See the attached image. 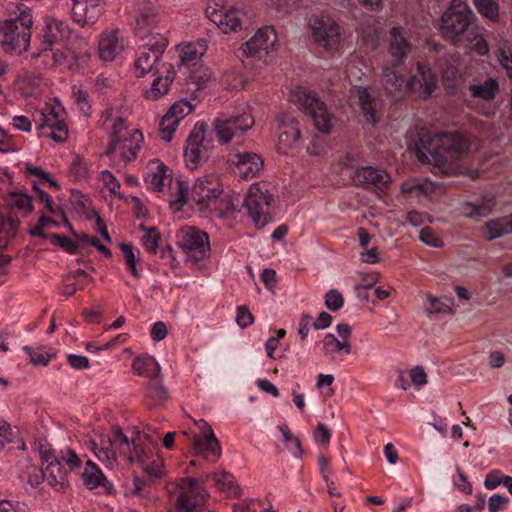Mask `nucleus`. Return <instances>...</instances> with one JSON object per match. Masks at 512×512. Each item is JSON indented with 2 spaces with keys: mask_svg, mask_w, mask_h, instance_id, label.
Here are the masks:
<instances>
[{
  "mask_svg": "<svg viewBox=\"0 0 512 512\" xmlns=\"http://www.w3.org/2000/svg\"><path fill=\"white\" fill-rule=\"evenodd\" d=\"M381 81L388 96L398 99L397 94L404 90L419 93L423 99L431 96L437 86V77L428 65L417 63L416 73L408 81L398 75L393 68H383Z\"/></svg>",
  "mask_w": 512,
  "mask_h": 512,
  "instance_id": "nucleus-1",
  "label": "nucleus"
},
{
  "mask_svg": "<svg viewBox=\"0 0 512 512\" xmlns=\"http://www.w3.org/2000/svg\"><path fill=\"white\" fill-rule=\"evenodd\" d=\"M476 19L469 5L462 0H451L440 18L439 31L444 40L454 46H461V40L473 27Z\"/></svg>",
  "mask_w": 512,
  "mask_h": 512,
  "instance_id": "nucleus-2",
  "label": "nucleus"
},
{
  "mask_svg": "<svg viewBox=\"0 0 512 512\" xmlns=\"http://www.w3.org/2000/svg\"><path fill=\"white\" fill-rule=\"evenodd\" d=\"M420 145L437 161L453 162L466 154L470 142L461 133L444 132L430 136H421Z\"/></svg>",
  "mask_w": 512,
  "mask_h": 512,
  "instance_id": "nucleus-3",
  "label": "nucleus"
},
{
  "mask_svg": "<svg viewBox=\"0 0 512 512\" xmlns=\"http://www.w3.org/2000/svg\"><path fill=\"white\" fill-rule=\"evenodd\" d=\"M32 24V14L29 9L20 11L19 15L13 19L5 20L0 28L3 50L17 55L25 52L30 45Z\"/></svg>",
  "mask_w": 512,
  "mask_h": 512,
  "instance_id": "nucleus-4",
  "label": "nucleus"
},
{
  "mask_svg": "<svg viewBox=\"0 0 512 512\" xmlns=\"http://www.w3.org/2000/svg\"><path fill=\"white\" fill-rule=\"evenodd\" d=\"M291 101L309 115L315 128L329 134L333 127V116L327 110L326 104L320 100L316 93L297 87L291 92Z\"/></svg>",
  "mask_w": 512,
  "mask_h": 512,
  "instance_id": "nucleus-5",
  "label": "nucleus"
},
{
  "mask_svg": "<svg viewBox=\"0 0 512 512\" xmlns=\"http://www.w3.org/2000/svg\"><path fill=\"white\" fill-rule=\"evenodd\" d=\"M146 42L138 49V57L135 61L137 77H143L148 72L161 74V58L168 46V39L161 33L146 36Z\"/></svg>",
  "mask_w": 512,
  "mask_h": 512,
  "instance_id": "nucleus-6",
  "label": "nucleus"
},
{
  "mask_svg": "<svg viewBox=\"0 0 512 512\" xmlns=\"http://www.w3.org/2000/svg\"><path fill=\"white\" fill-rule=\"evenodd\" d=\"M223 192V186L218 177L207 175L195 181L190 192V199L199 211L221 210L219 204L223 202L220 199Z\"/></svg>",
  "mask_w": 512,
  "mask_h": 512,
  "instance_id": "nucleus-7",
  "label": "nucleus"
},
{
  "mask_svg": "<svg viewBox=\"0 0 512 512\" xmlns=\"http://www.w3.org/2000/svg\"><path fill=\"white\" fill-rule=\"evenodd\" d=\"M254 118L250 113L243 112L236 115L222 113L217 117L213 126L217 139L221 144L229 143L233 137L241 136L254 126Z\"/></svg>",
  "mask_w": 512,
  "mask_h": 512,
  "instance_id": "nucleus-8",
  "label": "nucleus"
},
{
  "mask_svg": "<svg viewBox=\"0 0 512 512\" xmlns=\"http://www.w3.org/2000/svg\"><path fill=\"white\" fill-rule=\"evenodd\" d=\"M273 198L268 190L251 186L243 203L257 228H263L270 220V206Z\"/></svg>",
  "mask_w": 512,
  "mask_h": 512,
  "instance_id": "nucleus-9",
  "label": "nucleus"
},
{
  "mask_svg": "<svg viewBox=\"0 0 512 512\" xmlns=\"http://www.w3.org/2000/svg\"><path fill=\"white\" fill-rule=\"evenodd\" d=\"M277 42V35L273 27L260 28L256 34L238 49L239 58H255L262 60L272 51Z\"/></svg>",
  "mask_w": 512,
  "mask_h": 512,
  "instance_id": "nucleus-10",
  "label": "nucleus"
},
{
  "mask_svg": "<svg viewBox=\"0 0 512 512\" xmlns=\"http://www.w3.org/2000/svg\"><path fill=\"white\" fill-rule=\"evenodd\" d=\"M315 43L326 50L336 49L340 44L338 24L329 16H312L308 23Z\"/></svg>",
  "mask_w": 512,
  "mask_h": 512,
  "instance_id": "nucleus-11",
  "label": "nucleus"
},
{
  "mask_svg": "<svg viewBox=\"0 0 512 512\" xmlns=\"http://www.w3.org/2000/svg\"><path fill=\"white\" fill-rule=\"evenodd\" d=\"M177 244L195 262L205 259L210 253L208 234L195 227L182 229Z\"/></svg>",
  "mask_w": 512,
  "mask_h": 512,
  "instance_id": "nucleus-12",
  "label": "nucleus"
},
{
  "mask_svg": "<svg viewBox=\"0 0 512 512\" xmlns=\"http://www.w3.org/2000/svg\"><path fill=\"white\" fill-rule=\"evenodd\" d=\"M206 129L207 124L204 121H198L186 140L184 157L189 169H196L209 157L208 148L204 145Z\"/></svg>",
  "mask_w": 512,
  "mask_h": 512,
  "instance_id": "nucleus-13",
  "label": "nucleus"
},
{
  "mask_svg": "<svg viewBox=\"0 0 512 512\" xmlns=\"http://www.w3.org/2000/svg\"><path fill=\"white\" fill-rule=\"evenodd\" d=\"M159 6L151 0H141L136 4L134 33L141 39L153 34L151 30L158 23Z\"/></svg>",
  "mask_w": 512,
  "mask_h": 512,
  "instance_id": "nucleus-14",
  "label": "nucleus"
},
{
  "mask_svg": "<svg viewBox=\"0 0 512 512\" xmlns=\"http://www.w3.org/2000/svg\"><path fill=\"white\" fill-rule=\"evenodd\" d=\"M201 435H194L192 439V446L196 454L203 455L205 459L209 460L213 457L212 461H216L221 456V445L215 436L211 426L203 419L200 420Z\"/></svg>",
  "mask_w": 512,
  "mask_h": 512,
  "instance_id": "nucleus-15",
  "label": "nucleus"
},
{
  "mask_svg": "<svg viewBox=\"0 0 512 512\" xmlns=\"http://www.w3.org/2000/svg\"><path fill=\"white\" fill-rule=\"evenodd\" d=\"M350 178L354 185L365 189H384L388 187L391 181V177L386 171L372 166L357 168L350 175Z\"/></svg>",
  "mask_w": 512,
  "mask_h": 512,
  "instance_id": "nucleus-16",
  "label": "nucleus"
},
{
  "mask_svg": "<svg viewBox=\"0 0 512 512\" xmlns=\"http://www.w3.org/2000/svg\"><path fill=\"white\" fill-rule=\"evenodd\" d=\"M143 139L142 133L135 129L129 133V135L118 137V141L112 150H110L109 144L106 148L105 155L112 157L114 154L118 153L120 159L126 164L137 157Z\"/></svg>",
  "mask_w": 512,
  "mask_h": 512,
  "instance_id": "nucleus-17",
  "label": "nucleus"
},
{
  "mask_svg": "<svg viewBox=\"0 0 512 512\" xmlns=\"http://www.w3.org/2000/svg\"><path fill=\"white\" fill-rule=\"evenodd\" d=\"M230 161L236 166L237 173L244 179L254 178L264 164L263 159L253 152L233 154Z\"/></svg>",
  "mask_w": 512,
  "mask_h": 512,
  "instance_id": "nucleus-18",
  "label": "nucleus"
},
{
  "mask_svg": "<svg viewBox=\"0 0 512 512\" xmlns=\"http://www.w3.org/2000/svg\"><path fill=\"white\" fill-rule=\"evenodd\" d=\"M205 13L207 18L224 33L237 31L241 27V16H243V13L233 6L220 12L208 10Z\"/></svg>",
  "mask_w": 512,
  "mask_h": 512,
  "instance_id": "nucleus-19",
  "label": "nucleus"
},
{
  "mask_svg": "<svg viewBox=\"0 0 512 512\" xmlns=\"http://www.w3.org/2000/svg\"><path fill=\"white\" fill-rule=\"evenodd\" d=\"M73 17L81 26L93 24L101 13L100 0H72Z\"/></svg>",
  "mask_w": 512,
  "mask_h": 512,
  "instance_id": "nucleus-20",
  "label": "nucleus"
},
{
  "mask_svg": "<svg viewBox=\"0 0 512 512\" xmlns=\"http://www.w3.org/2000/svg\"><path fill=\"white\" fill-rule=\"evenodd\" d=\"M390 35V54L393 57L395 64L400 65L411 52L412 45L404 35V30L402 27H393L390 31Z\"/></svg>",
  "mask_w": 512,
  "mask_h": 512,
  "instance_id": "nucleus-21",
  "label": "nucleus"
},
{
  "mask_svg": "<svg viewBox=\"0 0 512 512\" xmlns=\"http://www.w3.org/2000/svg\"><path fill=\"white\" fill-rule=\"evenodd\" d=\"M71 29L67 22L52 19L46 23L44 33L42 35V45L53 46L69 39Z\"/></svg>",
  "mask_w": 512,
  "mask_h": 512,
  "instance_id": "nucleus-22",
  "label": "nucleus"
},
{
  "mask_svg": "<svg viewBox=\"0 0 512 512\" xmlns=\"http://www.w3.org/2000/svg\"><path fill=\"white\" fill-rule=\"evenodd\" d=\"M161 74H156L150 89L146 90L145 95L148 99L157 100L168 92L170 83L174 80L175 72L171 64L163 63L161 65Z\"/></svg>",
  "mask_w": 512,
  "mask_h": 512,
  "instance_id": "nucleus-23",
  "label": "nucleus"
},
{
  "mask_svg": "<svg viewBox=\"0 0 512 512\" xmlns=\"http://www.w3.org/2000/svg\"><path fill=\"white\" fill-rule=\"evenodd\" d=\"M279 144L292 148L300 140L301 132L299 122L291 115H285L279 123Z\"/></svg>",
  "mask_w": 512,
  "mask_h": 512,
  "instance_id": "nucleus-24",
  "label": "nucleus"
},
{
  "mask_svg": "<svg viewBox=\"0 0 512 512\" xmlns=\"http://www.w3.org/2000/svg\"><path fill=\"white\" fill-rule=\"evenodd\" d=\"M468 54L477 55V56H485L489 52V46L480 32V29L476 26H473L467 34L464 36V39L461 40V46Z\"/></svg>",
  "mask_w": 512,
  "mask_h": 512,
  "instance_id": "nucleus-25",
  "label": "nucleus"
},
{
  "mask_svg": "<svg viewBox=\"0 0 512 512\" xmlns=\"http://www.w3.org/2000/svg\"><path fill=\"white\" fill-rule=\"evenodd\" d=\"M511 233L512 215L488 220L483 227V235L488 241H492Z\"/></svg>",
  "mask_w": 512,
  "mask_h": 512,
  "instance_id": "nucleus-26",
  "label": "nucleus"
},
{
  "mask_svg": "<svg viewBox=\"0 0 512 512\" xmlns=\"http://www.w3.org/2000/svg\"><path fill=\"white\" fill-rule=\"evenodd\" d=\"M82 479L89 489L103 487L108 493L113 489L112 484L106 479L100 468L91 460L86 462V468L82 473Z\"/></svg>",
  "mask_w": 512,
  "mask_h": 512,
  "instance_id": "nucleus-27",
  "label": "nucleus"
},
{
  "mask_svg": "<svg viewBox=\"0 0 512 512\" xmlns=\"http://www.w3.org/2000/svg\"><path fill=\"white\" fill-rule=\"evenodd\" d=\"M46 480L48 484L58 492H63L67 487L66 471L63 469L60 460L53 459L45 467Z\"/></svg>",
  "mask_w": 512,
  "mask_h": 512,
  "instance_id": "nucleus-28",
  "label": "nucleus"
},
{
  "mask_svg": "<svg viewBox=\"0 0 512 512\" xmlns=\"http://www.w3.org/2000/svg\"><path fill=\"white\" fill-rule=\"evenodd\" d=\"M133 370L140 376L155 380L159 377L161 368L154 357L144 355L134 359L132 363Z\"/></svg>",
  "mask_w": 512,
  "mask_h": 512,
  "instance_id": "nucleus-29",
  "label": "nucleus"
},
{
  "mask_svg": "<svg viewBox=\"0 0 512 512\" xmlns=\"http://www.w3.org/2000/svg\"><path fill=\"white\" fill-rule=\"evenodd\" d=\"M35 59H40L45 68H54L61 66L67 59V54L60 49H55L52 46L42 45L39 53L32 54Z\"/></svg>",
  "mask_w": 512,
  "mask_h": 512,
  "instance_id": "nucleus-30",
  "label": "nucleus"
},
{
  "mask_svg": "<svg viewBox=\"0 0 512 512\" xmlns=\"http://www.w3.org/2000/svg\"><path fill=\"white\" fill-rule=\"evenodd\" d=\"M207 50V44L204 39L197 42L188 43L182 48L180 62L182 65L195 66Z\"/></svg>",
  "mask_w": 512,
  "mask_h": 512,
  "instance_id": "nucleus-31",
  "label": "nucleus"
},
{
  "mask_svg": "<svg viewBox=\"0 0 512 512\" xmlns=\"http://www.w3.org/2000/svg\"><path fill=\"white\" fill-rule=\"evenodd\" d=\"M167 167L158 160L148 166L145 183L154 191L161 192L165 186Z\"/></svg>",
  "mask_w": 512,
  "mask_h": 512,
  "instance_id": "nucleus-32",
  "label": "nucleus"
},
{
  "mask_svg": "<svg viewBox=\"0 0 512 512\" xmlns=\"http://www.w3.org/2000/svg\"><path fill=\"white\" fill-rule=\"evenodd\" d=\"M99 56L104 61H113L121 52L122 45L119 44L115 33L103 35L99 41Z\"/></svg>",
  "mask_w": 512,
  "mask_h": 512,
  "instance_id": "nucleus-33",
  "label": "nucleus"
},
{
  "mask_svg": "<svg viewBox=\"0 0 512 512\" xmlns=\"http://www.w3.org/2000/svg\"><path fill=\"white\" fill-rule=\"evenodd\" d=\"M468 90L474 98L492 100L499 90V84L496 79L488 78L482 84H470Z\"/></svg>",
  "mask_w": 512,
  "mask_h": 512,
  "instance_id": "nucleus-34",
  "label": "nucleus"
},
{
  "mask_svg": "<svg viewBox=\"0 0 512 512\" xmlns=\"http://www.w3.org/2000/svg\"><path fill=\"white\" fill-rule=\"evenodd\" d=\"M358 104L367 122L376 123V111L373 106V98L366 87H357Z\"/></svg>",
  "mask_w": 512,
  "mask_h": 512,
  "instance_id": "nucleus-35",
  "label": "nucleus"
},
{
  "mask_svg": "<svg viewBox=\"0 0 512 512\" xmlns=\"http://www.w3.org/2000/svg\"><path fill=\"white\" fill-rule=\"evenodd\" d=\"M108 443L111 447L121 449V452L127 454L128 459L133 461L131 442L119 426L113 427L112 436L109 438Z\"/></svg>",
  "mask_w": 512,
  "mask_h": 512,
  "instance_id": "nucleus-36",
  "label": "nucleus"
},
{
  "mask_svg": "<svg viewBox=\"0 0 512 512\" xmlns=\"http://www.w3.org/2000/svg\"><path fill=\"white\" fill-rule=\"evenodd\" d=\"M478 13L491 22L499 21V4L497 0H472Z\"/></svg>",
  "mask_w": 512,
  "mask_h": 512,
  "instance_id": "nucleus-37",
  "label": "nucleus"
},
{
  "mask_svg": "<svg viewBox=\"0 0 512 512\" xmlns=\"http://www.w3.org/2000/svg\"><path fill=\"white\" fill-rule=\"evenodd\" d=\"M278 428L283 435V442L285 443L287 449L296 458H301L303 455V448L299 437L293 435L288 425L286 424L279 425Z\"/></svg>",
  "mask_w": 512,
  "mask_h": 512,
  "instance_id": "nucleus-38",
  "label": "nucleus"
},
{
  "mask_svg": "<svg viewBox=\"0 0 512 512\" xmlns=\"http://www.w3.org/2000/svg\"><path fill=\"white\" fill-rule=\"evenodd\" d=\"M464 207L467 217H486L491 213L494 207V199H484L480 204L467 202L464 204Z\"/></svg>",
  "mask_w": 512,
  "mask_h": 512,
  "instance_id": "nucleus-39",
  "label": "nucleus"
},
{
  "mask_svg": "<svg viewBox=\"0 0 512 512\" xmlns=\"http://www.w3.org/2000/svg\"><path fill=\"white\" fill-rule=\"evenodd\" d=\"M179 124L178 119H176L170 112L162 117L159 123V131L161 132V138L166 142H170L173 138V134L176 131V128Z\"/></svg>",
  "mask_w": 512,
  "mask_h": 512,
  "instance_id": "nucleus-40",
  "label": "nucleus"
},
{
  "mask_svg": "<svg viewBox=\"0 0 512 512\" xmlns=\"http://www.w3.org/2000/svg\"><path fill=\"white\" fill-rule=\"evenodd\" d=\"M119 249L123 253V258L128 270L135 278L139 279L141 274L136 267L138 259L134 253L133 246L129 243L122 242L119 244Z\"/></svg>",
  "mask_w": 512,
  "mask_h": 512,
  "instance_id": "nucleus-41",
  "label": "nucleus"
},
{
  "mask_svg": "<svg viewBox=\"0 0 512 512\" xmlns=\"http://www.w3.org/2000/svg\"><path fill=\"white\" fill-rule=\"evenodd\" d=\"M140 228L146 232L142 238L144 247L148 252L156 254L161 241V235L158 233L157 228H147L144 225H141Z\"/></svg>",
  "mask_w": 512,
  "mask_h": 512,
  "instance_id": "nucleus-42",
  "label": "nucleus"
},
{
  "mask_svg": "<svg viewBox=\"0 0 512 512\" xmlns=\"http://www.w3.org/2000/svg\"><path fill=\"white\" fill-rule=\"evenodd\" d=\"M50 241L53 245L59 246L65 252L69 254H75L79 248V245L76 241H73L67 236H63L57 233H52L49 235Z\"/></svg>",
  "mask_w": 512,
  "mask_h": 512,
  "instance_id": "nucleus-43",
  "label": "nucleus"
},
{
  "mask_svg": "<svg viewBox=\"0 0 512 512\" xmlns=\"http://www.w3.org/2000/svg\"><path fill=\"white\" fill-rule=\"evenodd\" d=\"M85 286V280L75 279L73 275H66L62 281V294L68 297L73 296L78 290H83Z\"/></svg>",
  "mask_w": 512,
  "mask_h": 512,
  "instance_id": "nucleus-44",
  "label": "nucleus"
},
{
  "mask_svg": "<svg viewBox=\"0 0 512 512\" xmlns=\"http://www.w3.org/2000/svg\"><path fill=\"white\" fill-rule=\"evenodd\" d=\"M48 225L58 227L59 223L43 214L39 217L37 224L28 230V234L33 237L47 238L49 235L44 232V228Z\"/></svg>",
  "mask_w": 512,
  "mask_h": 512,
  "instance_id": "nucleus-45",
  "label": "nucleus"
},
{
  "mask_svg": "<svg viewBox=\"0 0 512 512\" xmlns=\"http://www.w3.org/2000/svg\"><path fill=\"white\" fill-rule=\"evenodd\" d=\"M92 450L95 456L106 466L112 467L116 462V454L110 445L98 447L96 443H93Z\"/></svg>",
  "mask_w": 512,
  "mask_h": 512,
  "instance_id": "nucleus-46",
  "label": "nucleus"
},
{
  "mask_svg": "<svg viewBox=\"0 0 512 512\" xmlns=\"http://www.w3.org/2000/svg\"><path fill=\"white\" fill-rule=\"evenodd\" d=\"M127 131L126 120L122 117H116L112 124V131L110 133V150L115 147L118 137L129 135Z\"/></svg>",
  "mask_w": 512,
  "mask_h": 512,
  "instance_id": "nucleus-47",
  "label": "nucleus"
},
{
  "mask_svg": "<svg viewBox=\"0 0 512 512\" xmlns=\"http://www.w3.org/2000/svg\"><path fill=\"white\" fill-rule=\"evenodd\" d=\"M212 477L215 485L222 491H231L235 488V478L229 472H216Z\"/></svg>",
  "mask_w": 512,
  "mask_h": 512,
  "instance_id": "nucleus-48",
  "label": "nucleus"
},
{
  "mask_svg": "<svg viewBox=\"0 0 512 512\" xmlns=\"http://www.w3.org/2000/svg\"><path fill=\"white\" fill-rule=\"evenodd\" d=\"M25 473L27 474V482L33 488H38L46 480L45 470L35 465L28 466Z\"/></svg>",
  "mask_w": 512,
  "mask_h": 512,
  "instance_id": "nucleus-49",
  "label": "nucleus"
},
{
  "mask_svg": "<svg viewBox=\"0 0 512 512\" xmlns=\"http://www.w3.org/2000/svg\"><path fill=\"white\" fill-rule=\"evenodd\" d=\"M41 120L42 122L39 124V129H42L44 127H49L53 131L61 132L66 134L67 128L66 124L63 120L59 118V116H55L54 118H50L45 113L41 114Z\"/></svg>",
  "mask_w": 512,
  "mask_h": 512,
  "instance_id": "nucleus-50",
  "label": "nucleus"
},
{
  "mask_svg": "<svg viewBox=\"0 0 512 512\" xmlns=\"http://www.w3.org/2000/svg\"><path fill=\"white\" fill-rule=\"evenodd\" d=\"M344 305L343 295L337 289L329 290L325 295V306L331 311H338Z\"/></svg>",
  "mask_w": 512,
  "mask_h": 512,
  "instance_id": "nucleus-51",
  "label": "nucleus"
},
{
  "mask_svg": "<svg viewBox=\"0 0 512 512\" xmlns=\"http://www.w3.org/2000/svg\"><path fill=\"white\" fill-rule=\"evenodd\" d=\"M167 389L160 382H152L148 386L147 396L150 397L154 403L159 404L167 399Z\"/></svg>",
  "mask_w": 512,
  "mask_h": 512,
  "instance_id": "nucleus-52",
  "label": "nucleus"
},
{
  "mask_svg": "<svg viewBox=\"0 0 512 512\" xmlns=\"http://www.w3.org/2000/svg\"><path fill=\"white\" fill-rule=\"evenodd\" d=\"M72 96L74 98V102L79 106V109L88 116V111L90 110V105L88 104V92L74 85L72 87Z\"/></svg>",
  "mask_w": 512,
  "mask_h": 512,
  "instance_id": "nucleus-53",
  "label": "nucleus"
},
{
  "mask_svg": "<svg viewBox=\"0 0 512 512\" xmlns=\"http://www.w3.org/2000/svg\"><path fill=\"white\" fill-rule=\"evenodd\" d=\"M60 462H65L71 471L80 468L82 461L74 450L66 448L60 451L59 454Z\"/></svg>",
  "mask_w": 512,
  "mask_h": 512,
  "instance_id": "nucleus-54",
  "label": "nucleus"
},
{
  "mask_svg": "<svg viewBox=\"0 0 512 512\" xmlns=\"http://www.w3.org/2000/svg\"><path fill=\"white\" fill-rule=\"evenodd\" d=\"M193 106L187 100L175 102L168 110L180 122L186 115L191 113Z\"/></svg>",
  "mask_w": 512,
  "mask_h": 512,
  "instance_id": "nucleus-55",
  "label": "nucleus"
},
{
  "mask_svg": "<svg viewBox=\"0 0 512 512\" xmlns=\"http://www.w3.org/2000/svg\"><path fill=\"white\" fill-rule=\"evenodd\" d=\"M22 349L24 352H26L29 355L30 361L35 365L45 366L49 363L51 358L54 356L53 354L34 351L29 346H24Z\"/></svg>",
  "mask_w": 512,
  "mask_h": 512,
  "instance_id": "nucleus-56",
  "label": "nucleus"
},
{
  "mask_svg": "<svg viewBox=\"0 0 512 512\" xmlns=\"http://www.w3.org/2000/svg\"><path fill=\"white\" fill-rule=\"evenodd\" d=\"M178 191L175 200L171 201L170 205L176 209H180L188 200V184L180 179L177 180Z\"/></svg>",
  "mask_w": 512,
  "mask_h": 512,
  "instance_id": "nucleus-57",
  "label": "nucleus"
},
{
  "mask_svg": "<svg viewBox=\"0 0 512 512\" xmlns=\"http://www.w3.org/2000/svg\"><path fill=\"white\" fill-rule=\"evenodd\" d=\"M509 503V498L504 495L494 494L489 498L488 510L489 512H500L506 508Z\"/></svg>",
  "mask_w": 512,
  "mask_h": 512,
  "instance_id": "nucleus-58",
  "label": "nucleus"
},
{
  "mask_svg": "<svg viewBox=\"0 0 512 512\" xmlns=\"http://www.w3.org/2000/svg\"><path fill=\"white\" fill-rule=\"evenodd\" d=\"M236 322L241 328H246L253 324L254 316L245 305L237 307Z\"/></svg>",
  "mask_w": 512,
  "mask_h": 512,
  "instance_id": "nucleus-59",
  "label": "nucleus"
},
{
  "mask_svg": "<svg viewBox=\"0 0 512 512\" xmlns=\"http://www.w3.org/2000/svg\"><path fill=\"white\" fill-rule=\"evenodd\" d=\"M341 341L334 334L328 333L323 339L324 354L326 356L340 352Z\"/></svg>",
  "mask_w": 512,
  "mask_h": 512,
  "instance_id": "nucleus-60",
  "label": "nucleus"
},
{
  "mask_svg": "<svg viewBox=\"0 0 512 512\" xmlns=\"http://www.w3.org/2000/svg\"><path fill=\"white\" fill-rule=\"evenodd\" d=\"M420 240L431 247H440L442 245L440 238L430 227H424L421 229Z\"/></svg>",
  "mask_w": 512,
  "mask_h": 512,
  "instance_id": "nucleus-61",
  "label": "nucleus"
},
{
  "mask_svg": "<svg viewBox=\"0 0 512 512\" xmlns=\"http://www.w3.org/2000/svg\"><path fill=\"white\" fill-rule=\"evenodd\" d=\"M498 60L501 66L505 69L507 76L512 78V49H500L498 53Z\"/></svg>",
  "mask_w": 512,
  "mask_h": 512,
  "instance_id": "nucleus-62",
  "label": "nucleus"
},
{
  "mask_svg": "<svg viewBox=\"0 0 512 512\" xmlns=\"http://www.w3.org/2000/svg\"><path fill=\"white\" fill-rule=\"evenodd\" d=\"M87 168L80 157H76L70 165V173L75 180L85 178L87 176Z\"/></svg>",
  "mask_w": 512,
  "mask_h": 512,
  "instance_id": "nucleus-63",
  "label": "nucleus"
},
{
  "mask_svg": "<svg viewBox=\"0 0 512 512\" xmlns=\"http://www.w3.org/2000/svg\"><path fill=\"white\" fill-rule=\"evenodd\" d=\"M0 512H28V508L19 502L13 503L8 499L0 500Z\"/></svg>",
  "mask_w": 512,
  "mask_h": 512,
  "instance_id": "nucleus-64",
  "label": "nucleus"
}]
</instances>
